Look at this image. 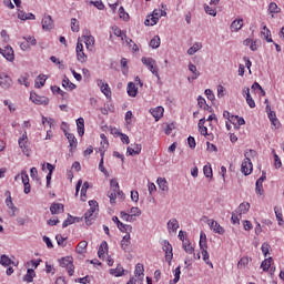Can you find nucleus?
Wrapping results in <instances>:
<instances>
[{"label": "nucleus", "mask_w": 284, "mask_h": 284, "mask_svg": "<svg viewBox=\"0 0 284 284\" xmlns=\"http://www.w3.org/2000/svg\"><path fill=\"white\" fill-rule=\"evenodd\" d=\"M110 185L111 189L108 192V197L110 199L111 204L116 203V196L124 199L125 195L123 194V191L119 189V182H116V180H111Z\"/></svg>", "instance_id": "1"}, {"label": "nucleus", "mask_w": 284, "mask_h": 284, "mask_svg": "<svg viewBox=\"0 0 284 284\" xmlns=\"http://www.w3.org/2000/svg\"><path fill=\"white\" fill-rule=\"evenodd\" d=\"M90 209L84 213V221L87 225H91L99 212V202L91 200L89 201Z\"/></svg>", "instance_id": "2"}, {"label": "nucleus", "mask_w": 284, "mask_h": 284, "mask_svg": "<svg viewBox=\"0 0 284 284\" xmlns=\"http://www.w3.org/2000/svg\"><path fill=\"white\" fill-rule=\"evenodd\" d=\"M141 61L145 67H148V70H150V72H152V74L159 79V68L156 67V60L143 57Z\"/></svg>", "instance_id": "3"}, {"label": "nucleus", "mask_w": 284, "mask_h": 284, "mask_svg": "<svg viewBox=\"0 0 284 284\" xmlns=\"http://www.w3.org/2000/svg\"><path fill=\"white\" fill-rule=\"evenodd\" d=\"M60 267H65L69 276H74V264H72V257H62L60 260Z\"/></svg>", "instance_id": "4"}, {"label": "nucleus", "mask_w": 284, "mask_h": 284, "mask_svg": "<svg viewBox=\"0 0 284 284\" xmlns=\"http://www.w3.org/2000/svg\"><path fill=\"white\" fill-rule=\"evenodd\" d=\"M18 145L20 150H22L23 154L29 156L30 148L28 146V132H23L22 135L18 140Z\"/></svg>", "instance_id": "5"}, {"label": "nucleus", "mask_w": 284, "mask_h": 284, "mask_svg": "<svg viewBox=\"0 0 284 284\" xmlns=\"http://www.w3.org/2000/svg\"><path fill=\"white\" fill-rule=\"evenodd\" d=\"M163 252L165 253V261L169 265H172V258H174V253L172 252V244L168 240L163 241Z\"/></svg>", "instance_id": "6"}, {"label": "nucleus", "mask_w": 284, "mask_h": 284, "mask_svg": "<svg viewBox=\"0 0 284 284\" xmlns=\"http://www.w3.org/2000/svg\"><path fill=\"white\" fill-rule=\"evenodd\" d=\"M0 54L7 60L12 63L14 61V49L11 45L4 47V49L0 48Z\"/></svg>", "instance_id": "7"}, {"label": "nucleus", "mask_w": 284, "mask_h": 284, "mask_svg": "<svg viewBox=\"0 0 284 284\" xmlns=\"http://www.w3.org/2000/svg\"><path fill=\"white\" fill-rule=\"evenodd\" d=\"M30 100L32 103H36V105H48V103H50V99L38 95L37 93H31Z\"/></svg>", "instance_id": "8"}, {"label": "nucleus", "mask_w": 284, "mask_h": 284, "mask_svg": "<svg viewBox=\"0 0 284 284\" xmlns=\"http://www.w3.org/2000/svg\"><path fill=\"white\" fill-rule=\"evenodd\" d=\"M97 84L100 88L101 92L104 94V97H106V99H110V97H112V91L110 90V85L108 84V82L99 79L97 80Z\"/></svg>", "instance_id": "9"}, {"label": "nucleus", "mask_w": 284, "mask_h": 284, "mask_svg": "<svg viewBox=\"0 0 284 284\" xmlns=\"http://www.w3.org/2000/svg\"><path fill=\"white\" fill-rule=\"evenodd\" d=\"M241 171L245 176H250V174H252V160H250V158H245L243 160Z\"/></svg>", "instance_id": "10"}, {"label": "nucleus", "mask_w": 284, "mask_h": 284, "mask_svg": "<svg viewBox=\"0 0 284 284\" xmlns=\"http://www.w3.org/2000/svg\"><path fill=\"white\" fill-rule=\"evenodd\" d=\"M12 85V78L6 73H0V88L3 90L10 89Z\"/></svg>", "instance_id": "11"}, {"label": "nucleus", "mask_w": 284, "mask_h": 284, "mask_svg": "<svg viewBox=\"0 0 284 284\" xmlns=\"http://www.w3.org/2000/svg\"><path fill=\"white\" fill-rule=\"evenodd\" d=\"M48 170L47 174V187H50V182L52 181V173L54 172V165L51 163H43L42 164V172H45Z\"/></svg>", "instance_id": "12"}, {"label": "nucleus", "mask_w": 284, "mask_h": 284, "mask_svg": "<svg viewBox=\"0 0 284 284\" xmlns=\"http://www.w3.org/2000/svg\"><path fill=\"white\" fill-rule=\"evenodd\" d=\"M54 28V21L52 20V16H44L42 18V30L50 32Z\"/></svg>", "instance_id": "13"}, {"label": "nucleus", "mask_w": 284, "mask_h": 284, "mask_svg": "<svg viewBox=\"0 0 284 284\" xmlns=\"http://www.w3.org/2000/svg\"><path fill=\"white\" fill-rule=\"evenodd\" d=\"M209 227L213 230L215 234H225V229L214 220H209Z\"/></svg>", "instance_id": "14"}, {"label": "nucleus", "mask_w": 284, "mask_h": 284, "mask_svg": "<svg viewBox=\"0 0 284 284\" xmlns=\"http://www.w3.org/2000/svg\"><path fill=\"white\" fill-rule=\"evenodd\" d=\"M163 112H165V109H163V106H156L154 109H150V114H152L155 121L163 119Z\"/></svg>", "instance_id": "15"}, {"label": "nucleus", "mask_w": 284, "mask_h": 284, "mask_svg": "<svg viewBox=\"0 0 284 284\" xmlns=\"http://www.w3.org/2000/svg\"><path fill=\"white\" fill-rule=\"evenodd\" d=\"M141 150H142L141 144H131L126 149V156H134V155L139 154L141 152Z\"/></svg>", "instance_id": "16"}, {"label": "nucleus", "mask_w": 284, "mask_h": 284, "mask_svg": "<svg viewBox=\"0 0 284 284\" xmlns=\"http://www.w3.org/2000/svg\"><path fill=\"white\" fill-rule=\"evenodd\" d=\"M77 130L79 136H83L85 134V120L83 118H79L77 120Z\"/></svg>", "instance_id": "17"}, {"label": "nucleus", "mask_w": 284, "mask_h": 284, "mask_svg": "<svg viewBox=\"0 0 284 284\" xmlns=\"http://www.w3.org/2000/svg\"><path fill=\"white\" fill-rule=\"evenodd\" d=\"M242 28H243V18L235 19L230 26L231 32H239V30H241Z\"/></svg>", "instance_id": "18"}, {"label": "nucleus", "mask_w": 284, "mask_h": 284, "mask_svg": "<svg viewBox=\"0 0 284 284\" xmlns=\"http://www.w3.org/2000/svg\"><path fill=\"white\" fill-rule=\"evenodd\" d=\"M126 92H128L129 97L134 98V97H136V94H139V89L136 88V84H134V82H129Z\"/></svg>", "instance_id": "19"}, {"label": "nucleus", "mask_w": 284, "mask_h": 284, "mask_svg": "<svg viewBox=\"0 0 284 284\" xmlns=\"http://www.w3.org/2000/svg\"><path fill=\"white\" fill-rule=\"evenodd\" d=\"M109 247H108V242L103 241L100 244L99 251H98V256L99 258H105V253L108 252Z\"/></svg>", "instance_id": "20"}, {"label": "nucleus", "mask_w": 284, "mask_h": 284, "mask_svg": "<svg viewBox=\"0 0 284 284\" xmlns=\"http://www.w3.org/2000/svg\"><path fill=\"white\" fill-rule=\"evenodd\" d=\"M45 81H48V77L45 74L38 75L34 82V88H43L45 85Z\"/></svg>", "instance_id": "21"}, {"label": "nucleus", "mask_w": 284, "mask_h": 284, "mask_svg": "<svg viewBox=\"0 0 284 284\" xmlns=\"http://www.w3.org/2000/svg\"><path fill=\"white\" fill-rule=\"evenodd\" d=\"M34 276H37V273L32 268H28L27 274L23 276L24 283H32Z\"/></svg>", "instance_id": "22"}, {"label": "nucleus", "mask_w": 284, "mask_h": 284, "mask_svg": "<svg viewBox=\"0 0 284 284\" xmlns=\"http://www.w3.org/2000/svg\"><path fill=\"white\" fill-rule=\"evenodd\" d=\"M130 239H131V236H130V233H126L124 236H123V239H122V241H121V248L124 251V252H128V250H129V247H130Z\"/></svg>", "instance_id": "23"}, {"label": "nucleus", "mask_w": 284, "mask_h": 284, "mask_svg": "<svg viewBox=\"0 0 284 284\" xmlns=\"http://www.w3.org/2000/svg\"><path fill=\"white\" fill-rule=\"evenodd\" d=\"M261 34L264 37L267 43H273L274 40H272V32L268 30L266 26L263 27Z\"/></svg>", "instance_id": "24"}, {"label": "nucleus", "mask_w": 284, "mask_h": 284, "mask_svg": "<svg viewBox=\"0 0 284 284\" xmlns=\"http://www.w3.org/2000/svg\"><path fill=\"white\" fill-rule=\"evenodd\" d=\"M235 212L241 216L242 214H247L250 212V203H241Z\"/></svg>", "instance_id": "25"}, {"label": "nucleus", "mask_w": 284, "mask_h": 284, "mask_svg": "<svg viewBox=\"0 0 284 284\" xmlns=\"http://www.w3.org/2000/svg\"><path fill=\"white\" fill-rule=\"evenodd\" d=\"M156 183L162 192H168V190H170L168 186V180H165V178H158Z\"/></svg>", "instance_id": "26"}, {"label": "nucleus", "mask_w": 284, "mask_h": 284, "mask_svg": "<svg viewBox=\"0 0 284 284\" xmlns=\"http://www.w3.org/2000/svg\"><path fill=\"white\" fill-rule=\"evenodd\" d=\"M50 212H51V214H61V212H63V204H61V203H53L50 206Z\"/></svg>", "instance_id": "27"}, {"label": "nucleus", "mask_w": 284, "mask_h": 284, "mask_svg": "<svg viewBox=\"0 0 284 284\" xmlns=\"http://www.w3.org/2000/svg\"><path fill=\"white\" fill-rule=\"evenodd\" d=\"M65 136H67V139H68V141H69L70 148H71V149L77 148V145H78V143H79V142L77 141V136H74V134L68 133V132H65Z\"/></svg>", "instance_id": "28"}, {"label": "nucleus", "mask_w": 284, "mask_h": 284, "mask_svg": "<svg viewBox=\"0 0 284 284\" xmlns=\"http://www.w3.org/2000/svg\"><path fill=\"white\" fill-rule=\"evenodd\" d=\"M200 250L202 252L204 263H206V265H210L211 267H214L212 262H210V253H207V247H200Z\"/></svg>", "instance_id": "29"}, {"label": "nucleus", "mask_w": 284, "mask_h": 284, "mask_svg": "<svg viewBox=\"0 0 284 284\" xmlns=\"http://www.w3.org/2000/svg\"><path fill=\"white\" fill-rule=\"evenodd\" d=\"M168 230L169 232H176V230H179V221L176 219H171L168 222Z\"/></svg>", "instance_id": "30"}, {"label": "nucleus", "mask_w": 284, "mask_h": 284, "mask_svg": "<svg viewBox=\"0 0 284 284\" xmlns=\"http://www.w3.org/2000/svg\"><path fill=\"white\" fill-rule=\"evenodd\" d=\"M87 250H88V241H81V242L78 244V246H77V248H75V252H77L78 254H85Z\"/></svg>", "instance_id": "31"}, {"label": "nucleus", "mask_w": 284, "mask_h": 284, "mask_svg": "<svg viewBox=\"0 0 284 284\" xmlns=\"http://www.w3.org/2000/svg\"><path fill=\"white\" fill-rule=\"evenodd\" d=\"M201 48H203V44H201L200 42H195L191 48H189L187 54L192 57L193 54H196V52H199Z\"/></svg>", "instance_id": "32"}, {"label": "nucleus", "mask_w": 284, "mask_h": 284, "mask_svg": "<svg viewBox=\"0 0 284 284\" xmlns=\"http://www.w3.org/2000/svg\"><path fill=\"white\" fill-rule=\"evenodd\" d=\"M189 70H190V72H192V74H194L192 77V79L189 78V81H192V80L194 81V80L199 79V77H201V73L196 70V65H194L193 63L189 64Z\"/></svg>", "instance_id": "33"}, {"label": "nucleus", "mask_w": 284, "mask_h": 284, "mask_svg": "<svg viewBox=\"0 0 284 284\" xmlns=\"http://www.w3.org/2000/svg\"><path fill=\"white\" fill-rule=\"evenodd\" d=\"M120 219H122V221H126V223H134L135 221L132 214L124 211L120 212Z\"/></svg>", "instance_id": "34"}, {"label": "nucleus", "mask_w": 284, "mask_h": 284, "mask_svg": "<svg viewBox=\"0 0 284 284\" xmlns=\"http://www.w3.org/2000/svg\"><path fill=\"white\" fill-rule=\"evenodd\" d=\"M118 230H120V232H124L125 234H130L132 232V225L121 222L118 225Z\"/></svg>", "instance_id": "35"}, {"label": "nucleus", "mask_w": 284, "mask_h": 284, "mask_svg": "<svg viewBox=\"0 0 284 284\" xmlns=\"http://www.w3.org/2000/svg\"><path fill=\"white\" fill-rule=\"evenodd\" d=\"M6 205L9 207V210H16L14 203L12 202V195L10 194V191H6Z\"/></svg>", "instance_id": "36"}, {"label": "nucleus", "mask_w": 284, "mask_h": 284, "mask_svg": "<svg viewBox=\"0 0 284 284\" xmlns=\"http://www.w3.org/2000/svg\"><path fill=\"white\" fill-rule=\"evenodd\" d=\"M84 43L87 45V50H92L94 48V37L92 36L84 37Z\"/></svg>", "instance_id": "37"}, {"label": "nucleus", "mask_w": 284, "mask_h": 284, "mask_svg": "<svg viewBox=\"0 0 284 284\" xmlns=\"http://www.w3.org/2000/svg\"><path fill=\"white\" fill-rule=\"evenodd\" d=\"M123 272H125V270H123V266L118 265L116 268H111L110 270V274H112V276H123Z\"/></svg>", "instance_id": "38"}, {"label": "nucleus", "mask_w": 284, "mask_h": 284, "mask_svg": "<svg viewBox=\"0 0 284 284\" xmlns=\"http://www.w3.org/2000/svg\"><path fill=\"white\" fill-rule=\"evenodd\" d=\"M268 116V121H271V124L274 125V128H281V122L278 121V118H276V112L271 113Z\"/></svg>", "instance_id": "39"}, {"label": "nucleus", "mask_w": 284, "mask_h": 284, "mask_svg": "<svg viewBox=\"0 0 284 284\" xmlns=\"http://www.w3.org/2000/svg\"><path fill=\"white\" fill-rule=\"evenodd\" d=\"M12 263H13L12 260L8 257V255H1L0 265H2L3 267H10Z\"/></svg>", "instance_id": "40"}, {"label": "nucleus", "mask_w": 284, "mask_h": 284, "mask_svg": "<svg viewBox=\"0 0 284 284\" xmlns=\"http://www.w3.org/2000/svg\"><path fill=\"white\" fill-rule=\"evenodd\" d=\"M145 272V268L143 267V264L139 263L135 265L134 274L138 276V278H143V273Z\"/></svg>", "instance_id": "41"}, {"label": "nucleus", "mask_w": 284, "mask_h": 284, "mask_svg": "<svg viewBox=\"0 0 284 284\" xmlns=\"http://www.w3.org/2000/svg\"><path fill=\"white\" fill-rule=\"evenodd\" d=\"M62 88L74 90L77 88V84L70 82V79L64 75V79L62 80Z\"/></svg>", "instance_id": "42"}, {"label": "nucleus", "mask_w": 284, "mask_h": 284, "mask_svg": "<svg viewBox=\"0 0 284 284\" xmlns=\"http://www.w3.org/2000/svg\"><path fill=\"white\" fill-rule=\"evenodd\" d=\"M161 45V38L159 36L153 37V39L150 41V48H153V50H156Z\"/></svg>", "instance_id": "43"}, {"label": "nucleus", "mask_w": 284, "mask_h": 284, "mask_svg": "<svg viewBox=\"0 0 284 284\" xmlns=\"http://www.w3.org/2000/svg\"><path fill=\"white\" fill-rule=\"evenodd\" d=\"M270 267H272V257L265 258L261 264V268L263 270V272H267Z\"/></svg>", "instance_id": "44"}, {"label": "nucleus", "mask_w": 284, "mask_h": 284, "mask_svg": "<svg viewBox=\"0 0 284 284\" xmlns=\"http://www.w3.org/2000/svg\"><path fill=\"white\" fill-rule=\"evenodd\" d=\"M77 223V217L72 216V215H68L67 220L62 223V227L65 229L68 227L69 225H72Z\"/></svg>", "instance_id": "45"}, {"label": "nucleus", "mask_w": 284, "mask_h": 284, "mask_svg": "<svg viewBox=\"0 0 284 284\" xmlns=\"http://www.w3.org/2000/svg\"><path fill=\"white\" fill-rule=\"evenodd\" d=\"M200 247H207V235L203 231L200 233Z\"/></svg>", "instance_id": "46"}, {"label": "nucleus", "mask_w": 284, "mask_h": 284, "mask_svg": "<svg viewBox=\"0 0 284 284\" xmlns=\"http://www.w3.org/2000/svg\"><path fill=\"white\" fill-rule=\"evenodd\" d=\"M268 12H271V14H278V12H281V9L278 8V4H276V2H271L268 6Z\"/></svg>", "instance_id": "47"}, {"label": "nucleus", "mask_w": 284, "mask_h": 284, "mask_svg": "<svg viewBox=\"0 0 284 284\" xmlns=\"http://www.w3.org/2000/svg\"><path fill=\"white\" fill-rule=\"evenodd\" d=\"M119 17H120V19H123V21L130 20V14L128 12H125V9L123 7L119 8Z\"/></svg>", "instance_id": "48"}, {"label": "nucleus", "mask_w": 284, "mask_h": 284, "mask_svg": "<svg viewBox=\"0 0 284 284\" xmlns=\"http://www.w3.org/2000/svg\"><path fill=\"white\" fill-rule=\"evenodd\" d=\"M18 83H20V85H24L26 88H30V82H28V74H22L18 79Z\"/></svg>", "instance_id": "49"}, {"label": "nucleus", "mask_w": 284, "mask_h": 284, "mask_svg": "<svg viewBox=\"0 0 284 284\" xmlns=\"http://www.w3.org/2000/svg\"><path fill=\"white\" fill-rule=\"evenodd\" d=\"M100 136L102 139V141H101V145H102L101 152H103V154H105V150H108L110 144L108 143V138H105V134L102 133Z\"/></svg>", "instance_id": "50"}, {"label": "nucleus", "mask_w": 284, "mask_h": 284, "mask_svg": "<svg viewBox=\"0 0 284 284\" xmlns=\"http://www.w3.org/2000/svg\"><path fill=\"white\" fill-rule=\"evenodd\" d=\"M234 121H236L237 125H245V119H243L239 115L231 116V123H233V125H234Z\"/></svg>", "instance_id": "51"}, {"label": "nucleus", "mask_w": 284, "mask_h": 284, "mask_svg": "<svg viewBox=\"0 0 284 284\" xmlns=\"http://www.w3.org/2000/svg\"><path fill=\"white\" fill-rule=\"evenodd\" d=\"M203 173H204V176L206 178V179H212V176H213V173H212V166L211 165H204L203 166Z\"/></svg>", "instance_id": "52"}, {"label": "nucleus", "mask_w": 284, "mask_h": 284, "mask_svg": "<svg viewBox=\"0 0 284 284\" xmlns=\"http://www.w3.org/2000/svg\"><path fill=\"white\" fill-rule=\"evenodd\" d=\"M250 263V258L248 257H242L239 263H237V267L239 270H243L245 268V266H247Z\"/></svg>", "instance_id": "53"}, {"label": "nucleus", "mask_w": 284, "mask_h": 284, "mask_svg": "<svg viewBox=\"0 0 284 284\" xmlns=\"http://www.w3.org/2000/svg\"><path fill=\"white\" fill-rule=\"evenodd\" d=\"M255 193L258 194L260 196H263L265 194V191L263 190V183L257 182L255 183Z\"/></svg>", "instance_id": "54"}, {"label": "nucleus", "mask_w": 284, "mask_h": 284, "mask_svg": "<svg viewBox=\"0 0 284 284\" xmlns=\"http://www.w3.org/2000/svg\"><path fill=\"white\" fill-rule=\"evenodd\" d=\"M22 39L27 41L29 45H37V39L33 36H23Z\"/></svg>", "instance_id": "55"}, {"label": "nucleus", "mask_w": 284, "mask_h": 284, "mask_svg": "<svg viewBox=\"0 0 284 284\" xmlns=\"http://www.w3.org/2000/svg\"><path fill=\"white\" fill-rule=\"evenodd\" d=\"M156 23H159V17H156V16H152L151 20L146 19L144 21L145 26H156Z\"/></svg>", "instance_id": "56"}, {"label": "nucleus", "mask_w": 284, "mask_h": 284, "mask_svg": "<svg viewBox=\"0 0 284 284\" xmlns=\"http://www.w3.org/2000/svg\"><path fill=\"white\" fill-rule=\"evenodd\" d=\"M183 250L186 252V254L194 253V247L192 246L191 243H187V242H183Z\"/></svg>", "instance_id": "57"}, {"label": "nucleus", "mask_w": 284, "mask_h": 284, "mask_svg": "<svg viewBox=\"0 0 284 284\" xmlns=\"http://www.w3.org/2000/svg\"><path fill=\"white\" fill-rule=\"evenodd\" d=\"M179 281H181V266H178V267L174 270L173 283L176 284V283H179Z\"/></svg>", "instance_id": "58"}, {"label": "nucleus", "mask_w": 284, "mask_h": 284, "mask_svg": "<svg viewBox=\"0 0 284 284\" xmlns=\"http://www.w3.org/2000/svg\"><path fill=\"white\" fill-rule=\"evenodd\" d=\"M231 221H232L233 225H239V223H241V215L236 212H233Z\"/></svg>", "instance_id": "59"}, {"label": "nucleus", "mask_w": 284, "mask_h": 284, "mask_svg": "<svg viewBox=\"0 0 284 284\" xmlns=\"http://www.w3.org/2000/svg\"><path fill=\"white\" fill-rule=\"evenodd\" d=\"M77 59L80 63H85L88 61V55H85V52H77Z\"/></svg>", "instance_id": "60"}, {"label": "nucleus", "mask_w": 284, "mask_h": 284, "mask_svg": "<svg viewBox=\"0 0 284 284\" xmlns=\"http://www.w3.org/2000/svg\"><path fill=\"white\" fill-rule=\"evenodd\" d=\"M262 254H264L265 258H267V254H270V244L267 242H264L261 246Z\"/></svg>", "instance_id": "61"}, {"label": "nucleus", "mask_w": 284, "mask_h": 284, "mask_svg": "<svg viewBox=\"0 0 284 284\" xmlns=\"http://www.w3.org/2000/svg\"><path fill=\"white\" fill-rule=\"evenodd\" d=\"M71 30L72 32H79V21L75 18L71 19Z\"/></svg>", "instance_id": "62"}, {"label": "nucleus", "mask_w": 284, "mask_h": 284, "mask_svg": "<svg viewBox=\"0 0 284 284\" xmlns=\"http://www.w3.org/2000/svg\"><path fill=\"white\" fill-rule=\"evenodd\" d=\"M197 105H199V108H203V110H206L207 104H206L205 98H203L201 95L197 97Z\"/></svg>", "instance_id": "63"}, {"label": "nucleus", "mask_w": 284, "mask_h": 284, "mask_svg": "<svg viewBox=\"0 0 284 284\" xmlns=\"http://www.w3.org/2000/svg\"><path fill=\"white\" fill-rule=\"evenodd\" d=\"M130 214L131 216H141V209L136 207V206H133L131 207L130 210Z\"/></svg>", "instance_id": "64"}]
</instances>
